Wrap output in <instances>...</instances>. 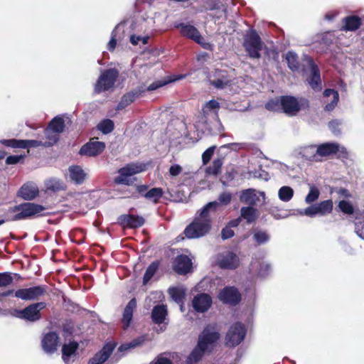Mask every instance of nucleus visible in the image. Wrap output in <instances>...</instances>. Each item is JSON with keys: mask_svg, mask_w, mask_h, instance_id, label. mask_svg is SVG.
I'll return each mask as SVG.
<instances>
[{"mask_svg": "<svg viewBox=\"0 0 364 364\" xmlns=\"http://www.w3.org/2000/svg\"><path fill=\"white\" fill-rule=\"evenodd\" d=\"M220 334L213 326H208L198 338L197 346L193 350L188 358V363L192 364L201 359L205 352L210 350L219 339Z\"/></svg>", "mask_w": 364, "mask_h": 364, "instance_id": "1", "label": "nucleus"}, {"mask_svg": "<svg viewBox=\"0 0 364 364\" xmlns=\"http://www.w3.org/2000/svg\"><path fill=\"white\" fill-rule=\"evenodd\" d=\"M46 208L33 203H24L10 208L6 213L7 221L26 220L33 216L39 215Z\"/></svg>", "mask_w": 364, "mask_h": 364, "instance_id": "2", "label": "nucleus"}, {"mask_svg": "<svg viewBox=\"0 0 364 364\" xmlns=\"http://www.w3.org/2000/svg\"><path fill=\"white\" fill-rule=\"evenodd\" d=\"M304 61L305 64L303 65V72L306 75V82L314 91H320L322 85L318 66L309 56L305 55Z\"/></svg>", "mask_w": 364, "mask_h": 364, "instance_id": "3", "label": "nucleus"}, {"mask_svg": "<svg viewBox=\"0 0 364 364\" xmlns=\"http://www.w3.org/2000/svg\"><path fill=\"white\" fill-rule=\"evenodd\" d=\"M145 168V165L142 164H129L119 169V175L114 178V183L130 186L135 181V178L133 176L144 171Z\"/></svg>", "mask_w": 364, "mask_h": 364, "instance_id": "4", "label": "nucleus"}, {"mask_svg": "<svg viewBox=\"0 0 364 364\" xmlns=\"http://www.w3.org/2000/svg\"><path fill=\"white\" fill-rule=\"evenodd\" d=\"M309 107V101L303 97L282 96V112L289 116L296 115L300 110Z\"/></svg>", "mask_w": 364, "mask_h": 364, "instance_id": "5", "label": "nucleus"}, {"mask_svg": "<svg viewBox=\"0 0 364 364\" xmlns=\"http://www.w3.org/2000/svg\"><path fill=\"white\" fill-rule=\"evenodd\" d=\"M119 76V72L115 68H110L105 70L100 75L95 86V92L100 93L112 88Z\"/></svg>", "mask_w": 364, "mask_h": 364, "instance_id": "6", "label": "nucleus"}, {"mask_svg": "<svg viewBox=\"0 0 364 364\" xmlns=\"http://www.w3.org/2000/svg\"><path fill=\"white\" fill-rule=\"evenodd\" d=\"M211 225L208 222L195 216L193 221L183 231L184 235L189 239H195L205 235L210 230Z\"/></svg>", "mask_w": 364, "mask_h": 364, "instance_id": "7", "label": "nucleus"}, {"mask_svg": "<svg viewBox=\"0 0 364 364\" xmlns=\"http://www.w3.org/2000/svg\"><path fill=\"white\" fill-rule=\"evenodd\" d=\"M262 46L260 37L255 31H251L245 36L244 47L250 58H259Z\"/></svg>", "mask_w": 364, "mask_h": 364, "instance_id": "8", "label": "nucleus"}, {"mask_svg": "<svg viewBox=\"0 0 364 364\" xmlns=\"http://www.w3.org/2000/svg\"><path fill=\"white\" fill-rule=\"evenodd\" d=\"M246 328L241 323H235L230 326L225 336V343L228 346L235 347L239 345L246 336Z\"/></svg>", "mask_w": 364, "mask_h": 364, "instance_id": "9", "label": "nucleus"}, {"mask_svg": "<svg viewBox=\"0 0 364 364\" xmlns=\"http://www.w3.org/2000/svg\"><path fill=\"white\" fill-rule=\"evenodd\" d=\"M176 27L181 28L180 33L183 36L194 41L205 49H212L213 46L205 41L195 26L190 24L180 23L176 26Z\"/></svg>", "mask_w": 364, "mask_h": 364, "instance_id": "10", "label": "nucleus"}, {"mask_svg": "<svg viewBox=\"0 0 364 364\" xmlns=\"http://www.w3.org/2000/svg\"><path fill=\"white\" fill-rule=\"evenodd\" d=\"M46 307L44 302L33 304L23 310L16 311V316L18 318L35 321L41 318L40 311Z\"/></svg>", "mask_w": 364, "mask_h": 364, "instance_id": "11", "label": "nucleus"}, {"mask_svg": "<svg viewBox=\"0 0 364 364\" xmlns=\"http://www.w3.org/2000/svg\"><path fill=\"white\" fill-rule=\"evenodd\" d=\"M216 262L220 268L228 269L237 268L240 263L237 255L231 251L220 253L217 257Z\"/></svg>", "mask_w": 364, "mask_h": 364, "instance_id": "12", "label": "nucleus"}, {"mask_svg": "<svg viewBox=\"0 0 364 364\" xmlns=\"http://www.w3.org/2000/svg\"><path fill=\"white\" fill-rule=\"evenodd\" d=\"M46 293V287L36 286L26 289H18L14 292V295L16 297L22 300H34L38 299Z\"/></svg>", "mask_w": 364, "mask_h": 364, "instance_id": "13", "label": "nucleus"}, {"mask_svg": "<svg viewBox=\"0 0 364 364\" xmlns=\"http://www.w3.org/2000/svg\"><path fill=\"white\" fill-rule=\"evenodd\" d=\"M105 149V144L104 142L92 139L81 147L79 154L82 156L95 157L102 153Z\"/></svg>", "mask_w": 364, "mask_h": 364, "instance_id": "14", "label": "nucleus"}, {"mask_svg": "<svg viewBox=\"0 0 364 364\" xmlns=\"http://www.w3.org/2000/svg\"><path fill=\"white\" fill-rule=\"evenodd\" d=\"M0 143L3 145H5L8 147L11 148H20V149H27V148H34L40 146H43L44 142L41 140H29V139H2L0 141Z\"/></svg>", "mask_w": 364, "mask_h": 364, "instance_id": "15", "label": "nucleus"}, {"mask_svg": "<svg viewBox=\"0 0 364 364\" xmlns=\"http://www.w3.org/2000/svg\"><path fill=\"white\" fill-rule=\"evenodd\" d=\"M218 298L223 303L236 305L240 302L241 296L235 287H228L220 291Z\"/></svg>", "mask_w": 364, "mask_h": 364, "instance_id": "16", "label": "nucleus"}, {"mask_svg": "<svg viewBox=\"0 0 364 364\" xmlns=\"http://www.w3.org/2000/svg\"><path fill=\"white\" fill-rule=\"evenodd\" d=\"M294 155L295 157L304 161L318 162L316 145L299 146L294 151Z\"/></svg>", "mask_w": 364, "mask_h": 364, "instance_id": "17", "label": "nucleus"}, {"mask_svg": "<svg viewBox=\"0 0 364 364\" xmlns=\"http://www.w3.org/2000/svg\"><path fill=\"white\" fill-rule=\"evenodd\" d=\"M260 198L264 200V193L257 191L255 189L249 188L243 191L240 196L242 203L253 206L260 202Z\"/></svg>", "mask_w": 364, "mask_h": 364, "instance_id": "18", "label": "nucleus"}, {"mask_svg": "<svg viewBox=\"0 0 364 364\" xmlns=\"http://www.w3.org/2000/svg\"><path fill=\"white\" fill-rule=\"evenodd\" d=\"M42 348L47 353H53L57 350L60 343L58 335L55 332H49L42 339Z\"/></svg>", "mask_w": 364, "mask_h": 364, "instance_id": "19", "label": "nucleus"}, {"mask_svg": "<svg viewBox=\"0 0 364 364\" xmlns=\"http://www.w3.org/2000/svg\"><path fill=\"white\" fill-rule=\"evenodd\" d=\"M218 208L219 203L216 200L209 202L201 209L198 210L195 216L211 225V216L213 214L215 213Z\"/></svg>", "mask_w": 364, "mask_h": 364, "instance_id": "20", "label": "nucleus"}, {"mask_svg": "<svg viewBox=\"0 0 364 364\" xmlns=\"http://www.w3.org/2000/svg\"><path fill=\"white\" fill-rule=\"evenodd\" d=\"M212 304L211 297L207 294H200L192 301V306L197 312L203 313L208 310Z\"/></svg>", "mask_w": 364, "mask_h": 364, "instance_id": "21", "label": "nucleus"}, {"mask_svg": "<svg viewBox=\"0 0 364 364\" xmlns=\"http://www.w3.org/2000/svg\"><path fill=\"white\" fill-rule=\"evenodd\" d=\"M339 150V145L336 143H323L316 145L317 161H322L324 157L336 154Z\"/></svg>", "mask_w": 364, "mask_h": 364, "instance_id": "22", "label": "nucleus"}, {"mask_svg": "<svg viewBox=\"0 0 364 364\" xmlns=\"http://www.w3.org/2000/svg\"><path fill=\"white\" fill-rule=\"evenodd\" d=\"M114 347V343H107L101 350L90 359L88 364H101L105 362L112 353Z\"/></svg>", "mask_w": 364, "mask_h": 364, "instance_id": "23", "label": "nucleus"}, {"mask_svg": "<svg viewBox=\"0 0 364 364\" xmlns=\"http://www.w3.org/2000/svg\"><path fill=\"white\" fill-rule=\"evenodd\" d=\"M118 223L124 228H136L144 225V220L139 216L122 215L119 217Z\"/></svg>", "mask_w": 364, "mask_h": 364, "instance_id": "24", "label": "nucleus"}, {"mask_svg": "<svg viewBox=\"0 0 364 364\" xmlns=\"http://www.w3.org/2000/svg\"><path fill=\"white\" fill-rule=\"evenodd\" d=\"M192 266L191 259L186 255H178L176 257L173 269L179 274H185L188 272Z\"/></svg>", "mask_w": 364, "mask_h": 364, "instance_id": "25", "label": "nucleus"}, {"mask_svg": "<svg viewBox=\"0 0 364 364\" xmlns=\"http://www.w3.org/2000/svg\"><path fill=\"white\" fill-rule=\"evenodd\" d=\"M339 100V95L337 91L333 89H326L323 92V103L325 104L324 109L331 112L338 104Z\"/></svg>", "mask_w": 364, "mask_h": 364, "instance_id": "26", "label": "nucleus"}, {"mask_svg": "<svg viewBox=\"0 0 364 364\" xmlns=\"http://www.w3.org/2000/svg\"><path fill=\"white\" fill-rule=\"evenodd\" d=\"M232 80L228 77L224 70H218L215 72L214 79H210V83L217 89H224L231 85Z\"/></svg>", "mask_w": 364, "mask_h": 364, "instance_id": "27", "label": "nucleus"}, {"mask_svg": "<svg viewBox=\"0 0 364 364\" xmlns=\"http://www.w3.org/2000/svg\"><path fill=\"white\" fill-rule=\"evenodd\" d=\"M250 270L256 272L259 277H264L270 273L272 268L269 263L253 259L250 264Z\"/></svg>", "mask_w": 364, "mask_h": 364, "instance_id": "28", "label": "nucleus"}, {"mask_svg": "<svg viewBox=\"0 0 364 364\" xmlns=\"http://www.w3.org/2000/svg\"><path fill=\"white\" fill-rule=\"evenodd\" d=\"M38 187L32 183L24 184L18 192V196L26 200H33L38 196Z\"/></svg>", "mask_w": 364, "mask_h": 364, "instance_id": "29", "label": "nucleus"}, {"mask_svg": "<svg viewBox=\"0 0 364 364\" xmlns=\"http://www.w3.org/2000/svg\"><path fill=\"white\" fill-rule=\"evenodd\" d=\"M70 180L76 184H81L84 182L87 173L80 166H72L68 169Z\"/></svg>", "mask_w": 364, "mask_h": 364, "instance_id": "30", "label": "nucleus"}, {"mask_svg": "<svg viewBox=\"0 0 364 364\" xmlns=\"http://www.w3.org/2000/svg\"><path fill=\"white\" fill-rule=\"evenodd\" d=\"M136 306V299H132L127 305L126 306L122 318V323L124 328H127L129 326L130 323L132 319L133 312Z\"/></svg>", "mask_w": 364, "mask_h": 364, "instance_id": "31", "label": "nucleus"}, {"mask_svg": "<svg viewBox=\"0 0 364 364\" xmlns=\"http://www.w3.org/2000/svg\"><path fill=\"white\" fill-rule=\"evenodd\" d=\"M167 315V309L165 305H156L154 307L151 312V318L154 323H162Z\"/></svg>", "mask_w": 364, "mask_h": 364, "instance_id": "32", "label": "nucleus"}, {"mask_svg": "<svg viewBox=\"0 0 364 364\" xmlns=\"http://www.w3.org/2000/svg\"><path fill=\"white\" fill-rule=\"evenodd\" d=\"M143 90H134L125 94L117 106V110H121L132 103Z\"/></svg>", "mask_w": 364, "mask_h": 364, "instance_id": "33", "label": "nucleus"}, {"mask_svg": "<svg viewBox=\"0 0 364 364\" xmlns=\"http://www.w3.org/2000/svg\"><path fill=\"white\" fill-rule=\"evenodd\" d=\"M183 77V75L168 76L164 79L159 80H156V81L152 82L151 84H150L148 86L147 90L149 91L155 90L158 89L159 87H163L168 83L175 82L180 79H182Z\"/></svg>", "mask_w": 364, "mask_h": 364, "instance_id": "34", "label": "nucleus"}, {"mask_svg": "<svg viewBox=\"0 0 364 364\" xmlns=\"http://www.w3.org/2000/svg\"><path fill=\"white\" fill-rule=\"evenodd\" d=\"M46 140L43 141V146H51L59 140L60 134L51 129L48 127L44 131Z\"/></svg>", "mask_w": 364, "mask_h": 364, "instance_id": "35", "label": "nucleus"}, {"mask_svg": "<svg viewBox=\"0 0 364 364\" xmlns=\"http://www.w3.org/2000/svg\"><path fill=\"white\" fill-rule=\"evenodd\" d=\"M220 105L218 101L212 100L208 102L203 107L204 114L212 115L215 119L218 118V111Z\"/></svg>", "mask_w": 364, "mask_h": 364, "instance_id": "36", "label": "nucleus"}, {"mask_svg": "<svg viewBox=\"0 0 364 364\" xmlns=\"http://www.w3.org/2000/svg\"><path fill=\"white\" fill-rule=\"evenodd\" d=\"M361 23V20L359 17L355 16H351L346 17L344 19V26L343 28L346 31H355L357 30Z\"/></svg>", "mask_w": 364, "mask_h": 364, "instance_id": "37", "label": "nucleus"}, {"mask_svg": "<svg viewBox=\"0 0 364 364\" xmlns=\"http://www.w3.org/2000/svg\"><path fill=\"white\" fill-rule=\"evenodd\" d=\"M78 348V343L75 341L70 342L68 344H64L63 346V359L65 363H68L69 358L75 353Z\"/></svg>", "mask_w": 364, "mask_h": 364, "instance_id": "38", "label": "nucleus"}, {"mask_svg": "<svg viewBox=\"0 0 364 364\" xmlns=\"http://www.w3.org/2000/svg\"><path fill=\"white\" fill-rule=\"evenodd\" d=\"M241 218L247 223H253L257 218V210L252 206L242 207L241 208Z\"/></svg>", "mask_w": 364, "mask_h": 364, "instance_id": "39", "label": "nucleus"}, {"mask_svg": "<svg viewBox=\"0 0 364 364\" xmlns=\"http://www.w3.org/2000/svg\"><path fill=\"white\" fill-rule=\"evenodd\" d=\"M252 238L258 245H262L269 241L270 235L267 231L255 230L253 232Z\"/></svg>", "mask_w": 364, "mask_h": 364, "instance_id": "40", "label": "nucleus"}, {"mask_svg": "<svg viewBox=\"0 0 364 364\" xmlns=\"http://www.w3.org/2000/svg\"><path fill=\"white\" fill-rule=\"evenodd\" d=\"M318 215L323 216L329 214L333 210V203L331 200H326L321 201L318 203H316Z\"/></svg>", "mask_w": 364, "mask_h": 364, "instance_id": "41", "label": "nucleus"}, {"mask_svg": "<svg viewBox=\"0 0 364 364\" xmlns=\"http://www.w3.org/2000/svg\"><path fill=\"white\" fill-rule=\"evenodd\" d=\"M294 191L292 188L287 186L281 187L278 191V197L282 202L290 201L294 196Z\"/></svg>", "mask_w": 364, "mask_h": 364, "instance_id": "42", "label": "nucleus"}, {"mask_svg": "<svg viewBox=\"0 0 364 364\" xmlns=\"http://www.w3.org/2000/svg\"><path fill=\"white\" fill-rule=\"evenodd\" d=\"M48 127L60 134L65 129V121L63 117L62 116H57L54 117L50 122Z\"/></svg>", "mask_w": 364, "mask_h": 364, "instance_id": "43", "label": "nucleus"}, {"mask_svg": "<svg viewBox=\"0 0 364 364\" xmlns=\"http://www.w3.org/2000/svg\"><path fill=\"white\" fill-rule=\"evenodd\" d=\"M168 293L172 299L177 304L183 302L186 294L183 287H171L168 289Z\"/></svg>", "mask_w": 364, "mask_h": 364, "instance_id": "44", "label": "nucleus"}, {"mask_svg": "<svg viewBox=\"0 0 364 364\" xmlns=\"http://www.w3.org/2000/svg\"><path fill=\"white\" fill-rule=\"evenodd\" d=\"M286 60L289 68L292 71H297L299 69V63L297 55L293 51H289L286 54Z\"/></svg>", "mask_w": 364, "mask_h": 364, "instance_id": "45", "label": "nucleus"}, {"mask_svg": "<svg viewBox=\"0 0 364 364\" xmlns=\"http://www.w3.org/2000/svg\"><path fill=\"white\" fill-rule=\"evenodd\" d=\"M143 341L144 340L142 338H137L131 342L122 344L118 348V350H117V354L120 353L119 358L123 356L124 355V353L129 349L134 348L136 346H139V345H141V343L143 342Z\"/></svg>", "mask_w": 364, "mask_h": 364, "instance_id": "46", "label": "nucleus"}, {"mask_svg": "<svg viewBox=\"0 0 364 364\" xmlns=\"http://www.w3.org/2000/svg\"><path fill=\"white\" fill-rule=\"evenodd\" d=\"M265 107L269 111L282 112V97L269 100L266 103Z\"/></svg>", "mask_w": 364, "mask_h": 364, "instance_id": "47", "label": "nucleus"}, {"mask_svg": "<svg viewBox=\"0 0 364 364\" xmlns=\"http://www.w3.org/2000/svg\"><path fill=\"white\" fill-rule=\"evenodd\" d=\"M159 268V262H152L146 269L145 274L143 277V284L146 285L152 277L155 274Z\"/></svg>", "mask_w": 364, "mask_h": 364, "instance_id": "48", "label": "nucleus"}, {"mask_svg": "<svg viewBox=\"0 0 364 364\" xmlns=\"http://www.w3.org/2000/svg\"><path fill=\"white\" fill-rule=\"evenodd\" d=\"M164 191L161 188H153L148 191L144 196L147 199L151 200L154 203H157L159 199L162 196Z\"/></svg>", "mask_w": 364, "mask_h": 364, "instance_id": "49", "label": "nucleus"}, {"mask_svg": "<svg viewBox=\"0 0 364 364\" xmlns=\"http://www.w3.org/2000/svg\"><path fill=\"white\" fill-rule=\"evenodd\" d=\"M114 122L112 120L106 119L101 121L98 125L97 128L100 131H101L103 134H109L112 132L114 129Z\"/></svg>", "mask_w": 364, "mask_h": 364, "instance_id": "50", "label": "nucleus"}, {"mask_svg": "<svg viewBox=\"0 0 364 364\" xmlns=\"http://www.w3.org/2000/svg\"><path fill=\"white\" fill-rule=\"evenodd\" d=\"M46 186L47 189L53 191L64 189V183L58 178H50L48 180L46 183Z\"/></svg>", "mask_w": 364, "mask_h": 364, "instance_id": "51", "label": "nucleus"}, {"mask_svg": "<svg viewBox=\"0 0 364 364\" xmlns=\"http://www.w3.org/2000/svg\"><path fill=\"white\" fill-rule=\"evenodd\" d=\"M223 161L220 159H215L212 164L206 168V173L208 175L216 176L220 173Z\"/></svg>", "mask_w": 364, "mask_h": 364, "instance_id": "52", "label": "nucleus"}, {"mask_svg": "<svg viewBox=\"0 0 364 364\" xmlns=\"http://www.w3.org/2000/svg\"><path fill=\"white\" fill-rule=\"evenodd\" d=\"M320 192L315 186H311L309 193L305 198V202L307 204H311L315 202L319 197Z\"/></svg>", "mask_w": 364, "mask_h": 364, "instance_id": "53", "label": "nucleus"}, {"mask_svg": "<svg viewBox=\"0 0 364 364\" xmlns=\"http://www.w3.org/2000/svg\"><path fill=\"white\" fill-rule=\"evenodd\" d=\"M338 208L341 211L347 215L353 214L354 211V208L350 202L345 200H341L339 202Z\"/></svg>", "mask_w": 364, "mask_h": 364, "instance_id": "54", "label": "nucleus"}, {"mask_svg": "<svg viewBox=\"0 0 364 364\" xmlns=\"http://www.w3.org/2000/svg\"><path fill=\"white\" fill-rule=\"evenodd\" d=\"M14 281L12 274L10 272L0 273V287H6Z\"/></svg>", "mask_w": 364, "mask_h": 364, "instance_id": "55", "label": "nucleus"}, {"mask_svg": "<svg viewBox=\"0 0 364 364\" xmlns=\"http://www.w3.org/2000/svg\"><path fill=\"white\" fill-rule=\"evenodd\" d=\"M119 29V25H117L112 32L111 38L107 44L109 50H113L117 45V34Z\"/></svg>", "mask_w": 364, "mask_h": 364, "instance_id": "56", "label": "nucleus"}, {"mask_svg": "<svg viewBox=\"0 0 364 364\" xmlns=\"http://www.w3.org/2000/svg\"><path fill=\"white\" fill-rule=\"evenodd\" d=\"M232 200V194L228 192L222 193L218 197L219 206L220 205H228Z\"/></svg>", "mask_w": 364, "mask_h": 364, "instance_id": "57", "label": "nucleus"}, {"mask_svg": "<svg viewBox=\"0 0 364 364\" xmlns=\"http://www.w3.org/2000/svg\"><path fill=\"white\" fill-rule=\"evenodd\" d=\"M304 213H305V215L310 217V218H314L316 215H318L317 207L316 204H313L305 209H304Z\"/></svg>", "mask_w": 364, "mask_h": 364, "instance_id": "58", "label": "nucleus"}, {"mask_svg": "<svg viewBox=\"0 0 364 364\" xmlns=\"http://www.w3.org/2000/svg\"><path fill=\"white\" fill-rule=\"evenodd\" d=\"M215 149V146H211L203 152L202 155V159L204 164H206L210 160L214 153Z\"/></svg>", "mask_w": 364, "mask_h": 364, "instance_id": "59", "label": "nucleus"}, {"mask_svg": "<svg viewBox=\"0 0 364 364\" xmlns=\"http://www.w3.org/2000/svg\"><path fill=\"white\" fill-rule=\"evenodd\" d=\"M341 123L338 120H333L328 123V127L331 129V131L333 132L335 135H338L341 133L339 126Z\"/></svg>", "mask_w": 364, "mask_h": 364, "instance_id": "60", "label": "nucleus"}, {"mask_svg": "<svg viewBox=\"0 0 364 364\" xmlns=\"http://www.w3.org/2000/svg\"><path fill=\"white\" fill-rule=\"evenodd\" d=\"M250 173L252 175V176L255 178H261L265 181H267L269 179L268 173L262 169L255 171H251Z\"/></svg>", "mask_w": 364, "mask_h": 364, "instance_id": "61", "label": "nucleus"}, {"mask_svg": "<svg viewBox=\"0 0 364 364\" xmlns=\"http://www.w3.org/2000/svg\"><path fill=\"white\" fill-rule=\"evenodd\" d=\"M355 231L360 238L364 240V224L362 222H355Z\"/></svg>", "mask_w": 364, "mask_h": 364, "instance_id": "62", "label": "nucleus"}, {"mask_svg": "<svg viewBox=\"0 0 364 364\" xmlns=\"http://www.w3.org/2000/svg\"><path fill=\"white\" fill-rule=\"evenodd\" d=\"M234 235V231L228 226L224 228L221 231V236L223 240H227Z\"/></svg>", "mask_w": 364, "mask_h": 364, "instance_id": "63", "label": "nucleus"}, {"mask_svg": "<svg viewBox=\"0 0 364 364\" xmlns=\"http://www.w3.org/2000/svg\"><path fill=\"white\" fill-rule=\"evenodd\" d=\"M182 172V167L178 164L172 165L169 168V174L171 176H177Z\"/></svg>", "mask_w": 364, "mask_h": 364, "instance_id": "64", "label": "nucleus"}]
</instances>
